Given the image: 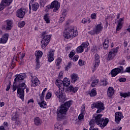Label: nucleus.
I'll return each instance as SVG.
<instances>
[{"instance_id": "f704fd0d", "label": "nucleus", "mask_w": 130, "mask_h": 130, "mask_svg": "<svg viewBox=\"0 0 130 130\" xmlns=\"http://www.w3.org/2000/svg\"><path fill=\"white\" fill-rule=\"evenodd\" d=\"M94 120H91V121H90L89 122V125L90 126L89 130H99V129L97 127H95L94 128H93L94 127V126L93 125H94Z\"/></svg>"}, {"instance_id": "4d7b16f0", "label": "nucleus", "mask_w": 130, "mask_h": 130, "mask_svg": "<svg viewBox=\"0 0 130 130\" xmlns=\"http://www.w3.org/2000/svg\"><path fill=\"white\" fill-rule=\"evenodd\" d=\"M78 59H79V55H75L73 58V61H77Z\"/></svg>"}, {"instance_id": "e433bc0d", "label": "nucleus", "mask_w": 130, "mask_h": 130, "mask_svg": "<svg viewBox=\"0 0 130 130\" xmlns=\"http://www.w3.org/2000/svg\"><path fill=\"white\" fill-rule=\"evenodd\" d=\"M120 96L123 97V98H126V97H129L130 92H120Z\"/></svg>"}, {"instance_id": "58836bf2", "label": "nucleus", "mask_w": 130, "mask_h": 130, "mask_svg": "<svg viewBox=\"0 0 130 130\" xmlns=\"http://www.w3.org/2000/svg\"><path fill=\"white\" fill-rule=\"evenodd\" d=\"M82 23L83 24H89V23H91V20L90 19V18H83L82 20Z\"/></svg>"}, {"instance_id": "c03bdc74", "label": "nucleus", "mask_w": 130, "mask_h": 130, "mask_svg": "<svg viewBox=\"0 0 130 130\" xmlns=\"http://www.w3.org/2000/svg\"><path fill=\"white\" fill-rule=\"evenodd\" d=\"M71 67H72V63L71 62H69L67 66L65 68V70L69 71V70L71 69Z\"/></svg>"}, {"instance_id": "9d476101", "label": "nucleus", "mask_w": 130, "mask_h": 130, "mask_svg": "<svg viewBox=\"0 0 130 130\" xmlns=\"http://www.w3.org/2000/svg\"><path fill=\"white\" fill-rule=\"evenodd\" d=\"M111 73L112 77H116L118 74H123V67L120 66L118 68H115L111 71Z\"/></svg>"}, {"instance_id": "9b49d317", "label": "nucleus", "mask_w": 130, "mask_h": 130, "mask_svg": "<svg viewBox=\"0 0 130 130\" xmlns=\"http://www.w3.org/2000/svg\"><path fill=\"white\" fill-rule=\"evenodd\" d=\"M43 53L41 51H37L35 52L36 55V69H39L40 68V62H39V58L42 57Z\"/></svg>"}, {"instance_id": "dca6fc26", "label": "nucleus", "mask_w": 130, "mask_h": 130, "mask_svg": "<svg viewBox=\"0 0 130 130\" xmlns=\"http://www.w3.org/2000/svg\"><path fill=\"white\" fill-rule=\"evenodd\" d=\"M13 0H2L0 4V11H3L7 6H10Z\"/></svg>"}, {"instance_id": "6e6d98bb", "label": "nucleus", "mask_w": 130, "mask_h": 130, "mask_svg": "<svg viewBox=\"0 0 130 130\" xmlns=\"http://www.w3.org/2000/svg\"><path fill=\"white\" fill-rule=\"evenodd\" d=\"M91 18L92 19V20L96 19V13H92L91 14Z\"/></svg>"}, {"instance_id": "bf43d9fd", "label": "nucleus", "mask_w": 130, "mask_h": 130, "mask_svg": "<svg viewBox=\"0 0 130 130\" xmlns=\"http://www.w3.org/2000/svg\"><path fill=\"white\" fill-rule=\"evenodd\" d=\"M58 77L60 79H62V77H63L62 72H60Z\"/></svg>"}, {"instance_id": "ddd939ff", "label": "nucleus", "mask_w": 130, "mask_h": 130, "mask_svg": "<svg viewBox=\"0 0 130 130\" xmlns=\"http://www.w3.org/2000/svg\"><path fill=\"white\" fill-rule=\"evenodd\" d=\"M50 8V9H54L53 11L55 13L60 8V4L57 1H54L51 3Z\"/></svg>"}, {"instance_id": "393cba45", "label": "nucleus", "mask_w": 130, "mask_h": 130, "mask_svg": "<svg viewBox=\"0 0 130 130\" xmlns=\"http://www.w3.org/2000/svg\"><path fill=\"white\" fill-rule=\"evenodd\" d=\"M19 116V113H18V112H15L12 115L11 120H12V121H16V120L20 119Z\"/></svg>"}, {"instance_id": "69168bd1", "label": "nucleus", "mask_w": 130, "mask_h": 130, "mask_svg": "<svg viewBox=\"0 0 130 130\" xmlns=\"http://www.w3.org/2000/svg\"><path fill=\"white\" fill-rule=\"evenodd\" d=\"M13 92H15V91L17 90V86L15 85V84L13 85Z\"/></svg>"}, {"instance_id": "c756f323", "label": "nucleus", "mask_w": 130, "mask_h": 130, "mask_svg": "<svg viewBox=\"0 0 130 130\" xmlns=\"http://www.w3.org/2000/svg\"><path fill=\"white\" fill-rule=\"evenodd\" d=\"M44 20L47 24L50 23V16H49V14L47 13L44 15Z\"/></svg>"}, {"instance_id": "8fccbe9b", "label": "nucleus", "mask_w": 130, "mask_h": 130, "mask_svg": "<svg viewBox=\"0 0 130 130\" xmlns=\"http://www.w3.org/2000/svg\"><path fill=\"white\" fill-rule=\"evenodd\" d=\"M84 114L83 113H81L79 116H78V119L79 120H82V119H84Z\"/></svg>"}, {"instance_id": "0e129e2a", "label": "nucleus", "mask_w": 130, "mask_h": 130, "mask_svg": "<svg viewBox=\"0 0 130 130\" xmlns=\"http://www.w3.org/2000/svg\"><path fill=\"white\" fill-rule=\"evenodd\" d=\"M47 91V88H45L43 91H42V93L43 95H45V92Z\"/></svg>"}, {"instance_id": "20e7f679", "label": "nucleus", "mask_w": 130, "mask_h": 130, "mask_svg": "<svg viewBox=\"0 0 130 130\" xmlns=\"http://www.w3.org/2000/svg\"><path fill=\"white\" fill-rule=\"evenodd\" d=\"M27 85L24 82L20 83L17 86V96L21 99L22 101H24V98L25 97V91L24 90L26 89Z\"/></svg>"}, {"instance_id": "1a4fd4ad", "label": "nucleus", "mask_w": 130, "mask_h": 130, "mask_svg": "<svg viewBox=\"0 0 130 130\" xmlns=\"http://www.w3.org/2000/svg\"><path fill=\"white\" fill-rule=\"evenodd\" d=\"M118 51V47H116L114 49H112L109 52V54L108 55V60H112L116 55L117 54V52Z\"/></svg>"}, {"instance_id": "72a5a7b5", "label": "nucleus", "mask_w": 130, "mask_h": 130, "mask_svg": "<svg viewBox=\"0 0 130 130\" xmlns=\"http://www.w3.org/2000/svg\"><path fill=\"white\" fill-rule=\"evenodd\" d=\"M34 122L36 125H40V124L42 123V121H41V119L39 118V117H36L35 118Z\"/></svg>"}, {"instance_id": "3c124183", "label": "nucleus", "mask_w": 130, "mask_h": 130, "mask_svg": "<svg viewBox=\"0 0 130 130\" xmlns=\"http://www.w3.org/2000/svg\"><path fill=\"white\" fill-rule=\"evenodd\" d=\"M86 107L85 105H82V109H81V113L85 114V110Z\"/></svg>"}, {"instance_id": "5701e85b", "label": "nucleus", "mask_w": 130, "mask_h": 130, "mask_svg": "<svg viewBox=\"0 0 130 130\" xmlns=\"http://www.w3.org/2000/svg\"><path fill=\"white\" fill-rule=\"evenodd\" d=\"M103 29V26H102V24L100 23L98 24L95 27V28L93 29L94 33L96 34H99V32Z\"/></svg>"}, {"instance_id": "864d4df0", "label": "nucleus", "mask_w": 130, "mask_h": 130, "mask_svg": "<svg viewBox=\"0 0 130 130\" xmlns=\"http://www.w3.org/2000/svg\"><path fill=\"white\" fill-rule=\"evenodd\" d=\"M15 123L17 124V125H18V126L21 125V122L20 120V119H18V120H16V121H15Z\"/></svg>"}, {"instance_id": "412c9836", "label": "nucleus", "mask_w": 130, "mask_h": 130, "mask_svg": "<svg viewBox=\"0 0 130 130\" xmlns=\"http://www.w3.org/2000/svg\"><path fill=\"white\" fill-rule=\"evenodd\" d=\"M54 50H50L49 51V53L47 56L49 62H51L54 60Z\"/></svg>"}, {"instance_id": "a19ab883", "label": "nucleus", "mask_w": 130, "mask_h": 130, "mask_svg": "<svg viewBox=\"0 0 130 130\" xmlns=\"http://www.w3.org/2000/svg\"><path fill=\"white\" fill-rule=\"evenodd\" d=\"M98 83H99V80L98 79L94 80L91 83V87H96V85L98 84Z\"/></svg>"}, {"instance_id": "680f3d73", "label": "nucleus", "mask_w": 130, "mask_h": 130, "mask_svg": "<svg viewBox=\"0 0 130 130\" xmlns=\"http://www.w3.org/2000/svg\"><path fill=\"white\" fill-rule=\"evenodd\" d=\"M25 53H22V54L21 55V56H20V58L22 60H23V58H24V57H25Z\"/></svg>"}, {"instance_id": "c85d7f7f", "label": "nucleus", "mask_w": 130, "mask_h": 130, "mask_svg": "<svg viewBox=\"0 0 130 130\" xmlns=\"http://www.w3.org/2000/svg\"><path fill=\"white\" fill-rule=\"evenodd\" d=\"M54 128L55 130H62L63 129V126H62V125L60 124L59 123L57 122L55 124Z\"/></svg>"}, {"instance_id": "4c0bfd02", "label": "nucleus", "mask_w": 130, "mask_h": 130, "mask_svg": "<svg viewBox=\"0 0 130 130\" xmlns=\"http://www.w3.org/2000/svg\"><path fill=\"white\" fill-rule=\"evenodd\" d=\"M38 104L40 106L41 108H45V106H46V102L42 101V102L38 103Z\"/></svg>"}, {"instance_id": "79ce46f5", "label": "nucleus", "mask_w": 130, "mask_h": 130, "mask_svg": "<svg viewBox=\"0 0 130 130\" xmlns=\"http://www.w3.org/2000/svg\"><path fill=\"white\" fill-rule=\"evenodd\" d=\"M61 60H62V59L60 57H59L56 59V67H59V66L60 65V63H61Z\"/></svg>"}, {"instance_id": "aec40b11", "label": "nucleus", "mask_w": 130, "mask_h": 130, "mask_svg": "<svg viewBox=\"0 0 130 130\" xmlns=\"http://www.w3.org/2000/svg\"><path fill=\"white\" fill-rule=\"evenodd\" d=\"M121 118H123V116L122 115V113L120 112H118L115 113V120L117 123H119Z\"/></svg>"}, {"instance_id": "f8f14e48", "label": "nucleus", "mask_w": 130, "mask_h": 130, "mask_svg": "<svg viewBox=\"0 0 130 130\" xmlns=\"http://www.w3.org/2000/svg\"><path fill=\"white\" fill-rule=\"evenodd\" d=\"M89 46V42H86L82 43L80 46L76 49V52L77 53H82L84 52V49L87 48Z\"/></svg>"}, {"instance_id": "13d9d810", "label": "nucleus", "mask_w": 130, "mask_h": 130, "mask_svg": "<svg viewBox=\"0 0 130 130\" xmlns=\"http://www.w3.org/2000/svg\"><path fill=\"white\" fill-rule=\"evenodd\" d=\"M10 88H11V82H10L9 83V85H7V88L6 89V91H9V90H10Z\"/></svg>"}, {"instance_id": "f03ea898", "label": "nucleus", "mask_w": 130, "mask_h": 130, "mask_svg": "<svg viewBox=\"0 0 130 130\" xmlns=\"http://www.w3.org/2000/svg\"><path fill=\"white\" fill-rule=\"evenodd\" d=\"M63 36L66 39H70V38H73V37H77V36H78V29L77 27H69L64 31Z\"/></svg>"}, {"instance_id": "a878e982", "label": "nucleus", "mask_w": 130, "mask_h": 130, "mask_svg": "<svg viewBox=\"0 0 130 130\" xmlns=\"http://www.w3.org/2000/svg\"><path fill=\"white\" fill-rule=\"evenodd\" d=\"M79 90L78 87H74L72 85H71L68 87V91H70L71 93H77Z\"/></svg>"}, {"instance_id": "ea45409f", "label": "nucleus", "mask_w": 130, "mask_h": 130, "mask_svg": "<svg viewBox=\"0 0 130 130\" xmlns=\"http://www.w3.org/2000/svg\"><path fill=\"white\" fill-rule=\"evenodd\" d=\"M61 15H61L59 20V23H62V21H64V18L66 17V12H63Z\"/></svg>"}, {"instance_id": "39448f33", "label": "nucleus", "mask_w": 130, "mask_h": 130, "mask_svg": "<svg viewBox=\"0 0 130 130\" xmlns=\"http://www.w3.org/2000/svg\"><path fill=\"white\" fill-rule=\"evenodd\" d=\"M42 36L43 38L42 39V40L41 41V47L43 49H44L47 45H48V44L50 42V39H51V35H46V31H44L42 34Z\"/></svg>"}, {"instance_id": "4be33fe9", "label": "nucleus", "mask_w": 130, "mask_h": 130, "mask_svg": "<svg viewBox=\"0 0 130 130\" xmlns=\"http://www.w3.org/2000/svg\"><path fill=\"white\" fill-rule=\"evenodd\" d=\"M13 20H6V30H11L13 28Z\"/></svg>"}, {"instance_id": "e2e57ef3", "label": "nucleus", "mask_w": 130, "mask_h": 130, "mask_svg": "<svg viewBox=\"0 0 130 130\" xmlns=\"http://www.w3.org/2000/svg\"><path fill=\"white\" fill-rule=\"evenodd\" d=\"M70 49H71L70 46H68L65 48V50H66V51H68L69 50H70Z\"/></svg>"}, {"instance_id": "338daca9", "label": "nucleus", "mask_w": 130, "mask_h": 130, "mask_svg": "<svg viewBox=\"0 0 130 130\" xmlns=\"http://www.w3.org/2000/svg\"><path fill=\"white\" fill-rule=\"evenodd\" d=\"M4 126L5 127V128H7V127H8V122H4Z\"/></svg>"}, {"instance_id": "f257e3e1", "label": "nucleus", "mask_w": 130, "mask_h": 130, "mask_svg": "<svg viewBox=\"0 0 130 130\" xmlns=\"http://www.w3.org/2000/svg\"><path fill=\"white\" fill-rule=\"evenodd\" d=\"M72 104H73V101H69L62 105L61 107L57 110V116L58 120H60V119H62L64 117V114L67 113V111L69 110Z\"/></svg>"}, {"instance_id": "052dcab7", "label": "nucleus", "mask_w": 130, "mask_h": 130, "mask_svg": "<svg viewBox=\"0 0 130 130\" xmlns=\"http://www.w3.org/2000/svg\"><path fill=\"white\" fill-rule=\"evenodd\" d=\"M44 95L45 94H43L42 93L41 94V95L40 96L41 101H43V100H44Z\"/></svg>"}, {"instance_id": "49530a36", "label": "nucleus", "mask_w": 130, "mask_h": 130, "mask_svg": "<svg viewBox=\"0 0 130 130\" xmlns=\"http://www.w3.org/2000/svg\"><path fill=\"white\" fill-rule=\"evenodd\" d=\"M86 63L85 61H84L82 59H80L78 62V64L80 66V67H82V66H84V64Z\"/></svg>"}, {"instance_id": "cd10ccee", "label": "nucleus", "mask_w": 130, "mask_h": 130, "mask_svg": "<svg viewBox=\"0 0 130 130\" xmlns=\"http://www.w3.org/2000/svg\"><path fill=\"white\" fill-rule=\"evenodd\" d=\"M38 9H39V4L38 3H35L31 5V10L33 12H37Z\"/></svg>"}, {"instance_id": "a211bd4d", "label": "nucleus", "mask_w": 130, "mask_h": 130, "mask_svg": "<svg viewBox=\"0 0 130 130\" xmlns=\"http://www.w3.org/2000/svg\"><path fill=\"white\" fill-rule=\"evenodd\" d=\"M124 21V17L119 19V20L117 22V25L116 28V31H119L121 30V28H122V25H123Z\"/></svg>"}, {"instance_id": "09e8293b", "label": "nucleus", "mask_w": 130, "mask_h": 130, "mask_svg": "<svg viewBox=\"0 0 130 130\" xmlns=\"http://www.w3.org/2000/svg\"><path fill=\"white\" fill-rule=\"evenodd\" d=\"M75 50H72L69 54V57L72 58L73 57V56H74V55H75Z\"/></svg>"}, {"instance_id": "a18cd8bd", "label": "nucleus", "mask_w": 130, "mask_h": 130, "mask_svg": "<svg viewBox=\"0 0 130 130\" xmlns=\"http://www.w3.org/2000/svg\"><path fill=\"white\" fill-rule=\"evenodd\" d=\"M45 2L43 0H41L40 1V6L41 8H44V6H45Z\"/></svg>"}, {"instance_id": "2eb2a0df", "label": "nucleus", "mask_w": 130, "mask_h": 130, "mask_svg": "<svg viewBox=\"0 0 130 130\" xmlns=\"http://www.w3.org/2000/svg\"><path fill=\"white\" fill-rule=\"evenodd\" d=\"M16 77L14 81L13 84H16V83H18V82H21V81H23L24 79L26 78V74L25 73H21L19 75H17L15 76Z\"/></svg>"}, {"instance_id": "473e14b6", "label": "nucleus", "mask_w": 130, "mask_h": 130, "mask_svg": "<svg viewBox=\"0 0 130 130\" xmlns=\"http://www.w3.org/2000/svg\"><path fill=\"white\" fill-rule=\"evenodd\" d=\"M109 39L107 38L105 39L104 42V44H103L104 48L105 49H107V48H108V47L109 46Z\"/></svg>"}, {"instance_id": "c9c22d12", "label": "nucleus", "mask_w": 130, "mask_h": 130, "mask_svg": "<svg viewBox=\"0 0 130 130\" xmlns=\"http://www.w3.org/2000/svg\"><path fill=\"white\" fill-rule=\"evenodd\" d=\"M90 97H95L97 95V92L96 91V88H93L91 89L90 93H89Z\"/></svg>"}, {"instance_id": "7ed1b4c3", "label": "nucleus", "mask_w": 130, "mask_h": 130, "mask_svg": "<svg viewBox=\"0 0 130 130\" xmlns=\"http://www.w3.org/2000/svg\"><path fill=\"white\" fill-rule=\"evenodd\" d=\"M102 116H103V114L96 115L93 121L95 122L98 125H99L102 129H103L108 124L109 119H108V118H102Z\"/></svg>"}, {"instance_id": "b1692460", "label": "nucleus", "mask_w": 130, "mask_h": 130, "mask_svg": "<svg viewBox=\"0 0 130 130\" xmlns=\"http://www.w3.org/2000/svg\"><path fill=\"white\" fill-rule=\"evenodd\" d=\"M71 82L72 83H76L79 80V76L76 73H73L71 75Z\"/></svg>"}, {"instance_id": "37998d69", "label": "nucleus", "mask_w": 130, "mask_h": 130, "mask_svg": "<svg viewBox=\"0 0 130 130\" xmlns=\"http://www.w3.org/2000/svg\"><path fill=\"white\" fill-rule=\"evenodd\" d=\"M25 24H26L25 21H20V22H18V27L19 28H23V27H24L25 26Z\"/></svg>"}, {"instance_id": "774afa93", "label": "nucleus", "mask_w": 130, "mask_h": 130, "mask_svg": "<svg viewBox=\"0 0 130 130\" xmlns=\"http://www.w3.org/2000/svg\"><path fill=\"white\" fill-rule=\"evenodd\" d=\"M0 130H6V127H5L4 126H1Z\"/></svg>"}, {"instance_id": "7c9ffc66", "label": "nucleus", "mask_w": 130, "mask_h": 130, "mask_svg": "<svg viewBox=\"0 0 130 130\" xmlns=\"http://www.w3.org/2000/svg\"><path fill=\"white\" fill-rule=\"evenodd\" d=\"M7 41H8V34H5L0 39V43H7Z\"/></svg>"}, {"instance_id": "bb28decb", "label": "nucleus", "mask_w": 130, "mask_h": 130, "mask_svg": "<svg viewBox=\"0 0 130 130\" xmlns=\"http://www.w3.org/2000/svg\"><path fill=\"white\" fill-rule=\"evenodd\" d=\"M114 94V89L113 88V87H109L107 91V95L109 97H111L113 96V94Z\"/></svg>"}, {"instance_id": "4468645a", "label": "nucleus", "mask_w": 130, "mask_h": 130, "mask_svg": "<svg viewBox=\"0 0 130 130\" xmlns=\"http://www.w3.org/2000/svg\"><path fill=\"white\" fill-rule=\"evenodd\" d=\"M27 12V10L26 8H20L18 9L16 12V16L19 19H22V18H24L25 16V14H26Z\"/></svg>"}, {"instance_id": "0eeeda50", "label": "nucleus", "mask_w": 130, "mask_h": 130, "mask_svg": "<svg viewBox=\"0 0 130 130\" xmlns=\"http://www.w3.org/2000/svg\"><path fill=\"white\" fill-rule=\"evenodd\" d=\"M55 95L56 97L58 98L59 100V102H61L63 103L64 101H66V93H64V90H57L56 93Z\"/></svg>"}, {"instance_id": "2f4dec72", "label": "nucleus", "mask_w": 130, "mask_h": 130, "mask_svg": "<svg viewBox=\"0 0 130 130\" xmlns=\"http://www.w3.org/2000/svg\"><path fill=\"white\" fill-rule=\"evenodd\" d=\"M63 87H68L71 85L70 80L68 78H64L63 81Z\"/></svg>"}, {"instance_id": "603ef678", "label": "nucleus", "mask_w": 130, "mask_h": 130, "mask_svg": "<svg viewBox=\"0 0 130 130\" xmlns=\"http://www.w3.org/2000/svg\"><path fill=\"white\" fill-rule=\"evenodd\" d=\"M51 98V93L48 92L46 96V99H50Z\"/></svg>"}, {"instance_id": "5fc2aeb1", "label": "nucleus", "mask_w": 130, "mask_h": 130, "mask_svg": "<svg viewBox=\"0 0 130 130\" xmlns=\"http://www.w3.org/2000/svg\"><path fill=\"white\" fill-rule=\"evenodd\" d=\"M118 81L120 83H123V82H125V81H126V79H125V78H121L118 79Z\"/></svg>"}, {"instance_id": "f3484780", "label": "nucleus", "mask_w": 130, "mask_h": 130, "mask_svg": "<svg viewBox=\"0 0 130 130\" xmlns=\"http://www.w3.org/2000/svg\"><path fill=\"white\" fill-rule=\"evenodd\" d=\"M31 87H37L39 85L40 81L38 79V78L36 76H31Z\"/></svg>"}, {"instance_id": "6ab92c4d", "label": "nucleus", "mask_w": 130, "mask_h": 130, "mask_svg": "<svg viewBox=\"0 0 130 130\" xmlns=\"http://www.w3.org/2000/svg\"><path fill=\"white\" fill-rule=\"evenodd\" d=\"M55 85L59 88V90H58L61 91L62 90H64V87L63 86V81H61V80L57 79L55 81Z\"/></svg>"}, {"instance_id": "423d86ee", "label": "nucleus", "mask_w": 130, "mask_h": 130, "mask_svg": "<svg viewBox=\"0 0 130 130\" xmlns=\"http://www.w3.org/2000/svg\"><path fill=\"white\" fill-rule=\"evenodd\" d=\"M91 108L92 109L97 108L98 110L96 111V113H100V112H102V111L105 109L104 104L101 101H98L96 103H93L91 104Z\"/></svg>"}, {"instance_id": "6e6552de", "label": "nucleus", "mask_w": 130, "mask_h": 130, "mask_svg": "<svg viewBox=\"0 0 130 130\" xmlns=\"http://www.w3.org/2000/svg\"><path fill=\"white\" fill-rule=\"evenodd\" d=\"M100 64V56L98 54H95L94 55V61L92 67V73L97 70L98 67Z\"/></svg>"}, {"instance_id": "de8ad7c7", "label": "nucleus", "mask_w": 130, "mask_h": 130, "mask_svg": "<svg viewBox=\"0 0 130 130\" xmlns=\"http://www.w3.org/2000/svg\"><path fill=\"white\" fill-rule=\"evenodd\" d=\"M107 84H108V83L107 82V81H106V80H102L101 82V86H107Z\"/></svg>"}]
</instances>
